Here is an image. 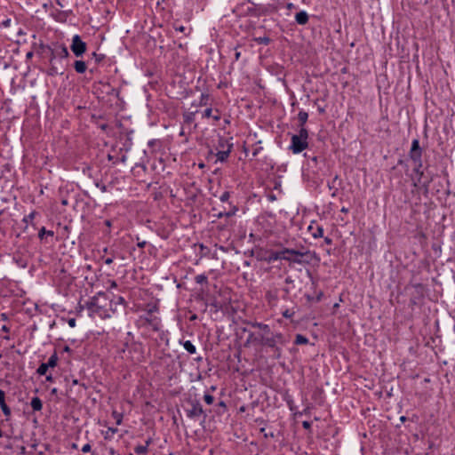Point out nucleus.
I'll list each match as a JSON object with an SVG mask.
<instances>
[{
  "mask_svg": "<svg viewBox=\"0 0 455 455\" xmlns=\"http://www.w3.org/2000/svg\"><path fill=\"white\" fill-rule=\"evenodd\" d=\"M100 190H101L102 192H106V191H107V188H106V186H105V185H102V186L100 187Z\"/></svg>",
  "mask_w": 455,
  "mask_h": 455,
  "instance_id": "obj_54",
  "label": "nucleus"
},
{
  "mask_svg": "<svg viewBox=\"0 0 455 455\" xmlns=\"http://www.w3.org/2000/svg\"><path fill=\"white\" fill-rule=\"evenodd\" d=\"M308 14L305 11H300L295 15V20L299 25H305L308 22Z\"/></svg>",
  "mask_w": 455,
  "mask_h": 455,
  "instance_id": "obj_15",
  "label": "nucleus"
},
{
  "mask_svg": "<svg viewBox=\"0 0 455 455\" xmlns=\"http://www.w3.org/2000/svg\"><path fill=\"white\" fill-rule=\"evenodd\" d=\"M304 255L305 253L299 251L284 248L282 251H271L266 260L270 263L279 259H283L291 263L300 264L302 262L300 258Z\"/></svg>",
  "mask_w": 455,
  "mask_h": 455,
  "instance_id": "obj_4",
  "label": "nucleus"
},
{
  "mask_svg": "<svg viewBox=\"0 0 455 455\" xmlns=\"http://www.w3.org/2000/svg\"><path fill=\"white\" fill-rule=\"evenodd\" d=\"M235 57V60H238L240 58V52H236Z\"/></svg>",
  "mask_w": 455,
  "mask_h": 455,
  "instance_id": "obj_55",
  "label": "nucleus"
},
{
  "mask_svg": "<svg viewBox=\"0 0 455 455\" xmlns=\"http://www.w3.org/2000/svg\"><path fill=\"white\" fill-rule=\"evenodd\" d=\"M294 343L296 345H306L308 343V339L302 334H297L295 337Z\"/></svg>",
  "mask_w": 455,
  "mask_h": 455,
  "instance_id": "obj_23",
  "label": "nucleus"
},
{
  "mask_svg": "<svg viewBox=\"0 0 455 455\" xmlns=\"http://www.w3.org/2000/svg\"><path fill=\"white\" fill-rule=\"evenodd\" d=\"M44 235H50V236H53L54 233L53 231H51V230H46L44 227H43L40 230H39V233H38V236L39 238L43 239Z\"/></svg>",
  "mask_w": 455,
  "mask_h": 455,
  "instance_id": "obj_28",
  "label": "nucleus"
},
{
  "mask_svg": "<svg viewBox=\"0 0 455 455\" xmlns=\"http://www.w3.org/2000/svg\"><path fill=\"white\" fill-rule=\"evenodd\" d=\"M115 301L110 300L109 291L98 292L91 298L84 306L91 317L99 316L105 319L111 317L116 313Z\"/></svg>",
  "mask_w": 455,
  "mask_h": 455,
  "instance_id": "obj_2",
  "label": "nucleus"
},
{
  "mask_svg": "<svg viewBox=\"0 0 455 455\" xmlns=\"http://www.w3.org/2000/svg\"><path fill=\"white\" fill-rule=\"evenodd\" d=\"M70 352H71V349L69 348V347L66 346V347L62 349V351H61V353H60L61 358L66 359V357H65V354H68V355H69V354H70Z\"/></svg>",
  "mask_w": 455,
  "mask_h": 455,
  "instance_id": "obj_37",
  "label": "nucleus"
},
{
  "mask_svg": "<svg viewBox=\"0 0 455 455\" xmlns=\"http://www.w3.org/2000/svg\"><path fill=\"white\" fill-rule=\"evenodd\" d=\"M156 311L157 307L153 306L147 311L146 315L142 317V319H144L147 322V323L151 327V329L155 331H160L162 327L160 318L154 315V313Z\"/></svg>",
  "mask_w": 455,
  "mask_h": 455,
  "instance_id": "obj_7",
  "label": "nucleus"
},
{
  "mask_svg": "<svg viewBox=\"0 0 455 455\" xmlns=\"http://www.w3.org/2000/svg\"><path fill=\"white\" fill-rule=\"evenodd\" d=\"M30 405L35 411H39L43 408V403L41 399L37 396H35L31 399Z\"/></svg>",
  "mask_w": 455,
  "mask_h": 455,
  "instance_id": "obj_16",
  "label": "nucleus"
},
{
  "mask_svg": "<svg viewBox=\"0 0 455 455\" xmlns=\"http://www.w3.org/2000/svg\"><path fill=\"white\" fill-rule=\"evenodd\" d=\"M58 355L57 353H53L48 359L47 362L43 363L37 370H48V368H54L57 365L58 362Z\"/></svg>",
  "mask_w": 455,
  "mask_h": 455,
  "instance_id": "obj_12",
  "label": "nucleus"
},
{
  "mask_svg": "<svg viewBox=\"0 0 455 455\" xmlns=\"http://www.w3.org/2000/svg\"><path fill=\"white\" fill-rule=\"evenodd\" d=\"M208 100H209V95L205 94V93H202V95L200 97V103L199 104L201 106H205V105H207Z\"/></svg>",
  "mask_w": 455,
  "mask_h": 455,
  "instance_id": "obj_33",
  "label": "nucleus"
},
{
  "mask_svg": "<svg viewBox=\"0 0 455 455\" xmlns=\"http://www.w3.org/2000/svg\"><path fill=\"white\" fill-rule=\"evenodd\" d=\"M247 407L245 405H243L239 408V411L244 412L246 411Z\"/></svg>",
  "mask_w": 455,
  "mask_h": 455,
  "instance_id": "obj_51",
  "label": "nucleus"
},
{
  "mask_svg": "<svg viewBox=\"0 0 455 455\" xmlns=\"http://www.w3.org/2000/svg\"><path fill=\"white\" fill-rule=\"evenodd\" d=\"M202 117L212 118L214 122H218L220 120V112L219 109H215L213 113V110L211 108H208L202 113Z\"/></svg>",
  "mask_w": 455,
  "mask_h": 455,
  "instance_id": "obj_13",
  "label": "nucleus"
},
{
  "mask_svg": "<svg viewBox=\"0 0 455 455\" xmlns=\"http://www.w3.org/2000/svg\"><path fill=\"white\" fill-rule=\"evenodd\" d=\"M188 404L190 406L186 410L187 416L193 419H205L206 415L203 410V407L197 400H188Z\"/></svg>",
  "mask_w": 455,
  "mask_h": 455,
  "instance_id": "obj_6",
  "label": "nucleus"
},
{
  "mask_svg": "<svg viewBox=\"0 0 455 455\" xmlns=\"http://www.w3.org/2000/svg\"><path fill=\"white\" fill-rule=\"evenodd\" d=\"M110 295V300L115 301L114 307L116 308V311L117 310V306H124V299L122 296H116L109 292Z\"/></svg>",
  "mask_w": 455,
  "mask_h": 455,
  "instance_id": "obj_20",
  "label": "nucleus"
},
{
  "mask_svg": "<svg viewBox=\"0 0 455 455\" xmlns=\"http://www.w3.org/2000/svg\"><path fill=\"white\" fill-rule=\"evenodd\" d=\"M257 404H258V403H257V402H253V403H251L250 404V406H251V408H254L255 406H257Z\"/></svg>",
  "mask_w": 455,
  "mask_h": 455,
  "instance_id": "obj_57",
  "label": "nucleus"
},
{
  "mask_svg": "<svg viewBox=\"0 0 455 455\" xmlns=\"http://www.w3.org/2000/svg\"><path fill=\"white\" fill-rule=\"evenodd\" d=\"M307 118H308V114L304 111V110H300L298 114V120H299V128H306L305 127V124L307 121Z\"/></svg>",
  "mask_w": 455,
  "mask_h": 455,
  "instance_id": "obj_19",
  "label": "nucleus"
},
{
  "mask_svg": "<svg viewBox=\"0 0 455 455\" xmlns=\"http://www.w3.org/2000/svg\"><path fill=\"white\" fill-rule=\"evenodd\" d=\"M62 204L63 205H67L68 204V200H62Z\"/></svg>",
  "mask_w": 455,
  "mask_h": 455,
  "instance_id": "obj_62",
  "label": "nucleus"
},
{
  "mask_svg": "<svg viewBox=\"0 0 455 455\" xmlns=\"http://www.w3.org/2000/svg\"><path fill=\"white\" fill-rule=\"evenodd\" d=\"M8 382L4 379H0V386H4V384H7Z\"/></svg>",
  "mask_w": 455,
  "mask_h": 455,
  "instance_id": "obj_56",
  "label": "nucleus"
},
{
  "mask_svg": "<svg viewBox=\"0 0 455 455\" xmlns=\"http://www.w3.org/2000/svg\"><path fill=\"white\" fill-rule=\"evenodd\" d=\"M324 242H325V243H327V244H331L332 240H331V238H329V237H325V238H324Z\"/></svg>",
  "mask_w": 455,
  "mask_h": 455,
  "instance_id": "obj_50",
  "label": "nucleus"
},
{
  "mask_svg": "<svg viewBox=\"0 0 455 455\" xmlns=\"http://www.w3.org/2000/svg\"><path fill=\"white\" fill-rule=\"evenodd\" d=\"M232 147H233V145H228L227 149L219 150L218 153L216 154L217 160L220 162L226 161L228 159V157L229 156Z\"/></svg>",
  "mask_w": 455,
  "mask_h": 455,
  "instance_id": "obj_14",
  "label": "nucleus"
},
{
  "mask_svg": "<svg viewBox=\"0 0 455 455\" xmlns=\"http://www.w3.org/2000/svg\"><path fill=\"white\" fill-rule=\"evenodd\" d=\"M36 215V212L33 211L28 215L24 217L23 221L26 223L32 222V220H34Z\"/></svg>",
  "mask_w": 455,
  "mask_h": 455,
  "instance_id": "obj_31",
  "label": "nucleus"
},
{
  "mask_svg": "<svg viewBox=\"0 0 455 455\" xmlns=\"http://www.w3.org/2000/svg\"><path fill=\"white\" fill-rule=\"evenodd\" d=\"M308 132L307 128H299L298 134H293L291 138L289 149L293 154H299L308 147Z\"/></svg>",
  "mask_w": 455,
  "mask_h": 455,
  "instance_id": "obj_5",
  "label": "nucleus"
},
{
  "mask_svg": "<svg viewBox=\"0 0 455 455\" xmlns=\"http://www.w3.org/2000/svg\"><path fill=\"white\" fill-rule=\"evenodd\" d=\"M148 449L145 445H137L134 449V451L137 454H146L148 452Z\"/></svg>",
  "mask_w": 455,
  "mask_h": 455,
  "instance_id": "obj_29",
  "label": "nucleus"
},
{
  "mask_svg": "<svg viewBox=\"0 0 455 455\" xmlns=\"http://www.w3.org/2000/svg\"><path fill=\"white\" fill-rule=\"evenodd\" d=\"M74 68L78 74H84L86 71V63L83 60H76L74 63Z\"/></svg>",
  "mask_w": 455,
  "mask_h": 455,
  "instance_id": "obj_17",
  "label": "nucleus"
},
{
  "mask_svg": "<svg viewBox=\"0 0 455 455\" xmlns=\"http://www.w3.org/2000/svg\"><path fill=\"white\" fill-rule=\"evenodd\" d=\"M113 261H114L113 258H107V259H105V264H107V265H110V264H112V263H113Z\"/></svg>",
  "mask_w": 455,
  "mask_h": 455,
  "instance_id": "obj_46",
  "label": "nucleus"
},
{
  "mask_svg": "<svg viewBox=\"0 0 455 455\" xmlns=\"http://www.w3.org/2000/svg\"><path fill=\"white\" fill-rule=\"evenodd\" d=\"M254 41L258 44L267 45L270 43V38L268 36H259L255 37Z\"/></svg>",
  "mask_w": 455,
  "mask_h": 455,
  "instance_id": "obj_26",
  "label": "nucleus"
},
{
  "mask_svg": "<svg viewBox=\"0 0 455 455\" xmlns=\"http://www.w3.org/2000/svg\"><path fill=\"white\" fill-rule=\"evenodd\" d=\"M69 56L68 48L64 44L56 46L52 50L50 58V72L51 76L62 75L65 71V66L62 64V60H66Z\"/></svg>",
  "mask_w": 455,
  "mask_h": 455,
  "instance_id": "obj_3",
  "label": "nucleus"
},
{
  "mask_svg": "<svg viewBox=\"0 0 455 455\" xmlns=\"http://www.w3.org/2000/svg\"><path fill=\"white\" fill-rule=\"evenodd\" d=\"M285 283H291V279L290 277H287V278L285 279Z\"/></svg>",
  "mask_w": 455,
  "mask_h": 455,
  "instance_id": "obj_60",
  "label": "nucleus"
},
{
  "mask_svg": "<svg viewBox=\"0 0 455 455\" xmlns=\"http://www.w3.org/2000/svg\"><path fill=\"white\" fill-rule=\"evenodd\" d=\"M230 197V193L228 191H225L220 197L221 202H227Z\"/></svg>",
  "mask_w": 455,
  "mask_h": 455,
  "instance_id": "obj_36",
  "label": "nucleus"
},
{
  "mask_svg": "<svg viewBox=\"0 0 455 455\" xmlns=\"http://www.w3.org/2000/svg\"><path fill=\"white\" fill-rule=\"evenodd\" d=\"M68 323L71 328H74L76 326V321L75 318H69Z\"/></svg>",
  "mask_w": 455,
  "mask_h": 455,
  "instance_id": "obj_39",
  "label": "nucleus"
},
{
  "mask_svg": "<svg viewBox=\"0 0 455 455\" xmlns=\"http://www.w3.org/2000/svg\"><path fill=\"white\" fill-rule=\"evenodd\" d=\"M92 57L97 62H100L102 60V56L100 54H97L96 52L92 53Z\"/></svg>",
  "mask_w": 455,
  "mask_h": 455,
  "instance_id": "obj_40",
  "label": "nucleus"
},
{
  "mask_svg": "<svg viewBox=\"0 0 455 455\" xmlns=\"http://www.w3.org/2000/svg\"><path fill=\"white\" fill-rule=\"evenodd\" d=\"M195 112H190L188 115L185 116V120L188 123H192L195 119Z\"/></svg>",
  "mask_w": 455,
  "mask_h": 455,
  "instance_id": "obj_35",
  "label": "nucleus"
},
{
  "mask_svg": "<svg viewBox=\"0 0 455 455\" xmlns=\"http://www.w3.org/2000/svg\"><path fill=\"white\" fill-rule=\"evenodd\" d=\"M72 12L71 11H64V12H59L56 16H55V19L56 20L58 21H60V22H65L68 17V15L71 13Z\"/></svg>",
  "mask_w": 455,
  "mask_h": 455,
  "instance_id": "obj_22",
  "label": "nucleus"
},
{
  "mask_svg": "<svg viewBox=\"0 0 455 455\" xmlns=\"http://www.w3.org/2000/svg\"><path fill=\"white\" fill-rule=\"evenodd\" d=\"M4 339H6V340H9L10 337L8 335H6V336L4 337Z\"/></svg>",
  "mask_w": 455,
  "mask_h": 455,
  "instance_id": "obj_64",
  "label": "nucleus"
},
{
  "mask_svg": "<svg viewBox=\"0 0 455 455\" xmlns=\"http://www.w3.org/2000/svg\"><path fill=\"white\" fill-rule=\"evenodd\" d=\"M32 55H33V53H32V52H28V53L27 54V57H28V58H30Z\"/></svg>",
  "mask_w": 455,
  "mask_h": 455,
  "instance_id": "obj_63",
  "label": "nucleus"
},
{
  "mask_svg": "<svg viewBox=\"0 0 455 455\" xmlns=\"http://www.w3.org/2000/svg\"><path fill=\"white\" fill-rule=\"evenodd\" d=\"M91 449H92V446L90 443H85L83 447H82V451L86 453V452H90L91 451Z\"/></svg>",
  "mask_w": 455,
  "mask_h": 455,
  "instance_id": "obj_38",
  "label": "nucleus"
},
{
  "mask_svg": "<svg viewBox=\"0 0 455 455\" xmlns=\"http://www.w3.org/2000/svg\"><path fill=\"white\" fill-rule=\"evenodd\" d=\"M152 442V439L151 438H148L147 441H146V444L145 446H147V448L148 447V445L151 443Z\"/></svg>",
  "mask_w": 455,
  "mask_h": 455,
  "instance_id": "obj_52",
  "label": "nucleus"
},
{
  "mask_svg": "<svg viewBox=\"0 0 455 455\" xmlns=\"http://www.w3.org/2000/svg\"><path fill=\"white\" fill-rule=\"evenodd\" d=\"M0 407L2 409L4 415L6 417V419L8 420L12 415V411L5 403V393L2 389H0Z\"/></svg>",
  "mask_w": 455,
  "mask_h": 455,
  "instance_id": "obj_11",
  "label": "nucleus"
},
{
  "mask_svg": "<svg viewBox=\"0 0 455 455\" xmlns=\"http://www.w3.org/2000/svg\"><path fill=\"white\" fill-rule=\"evenodd\" d=\"M118 429L116 427H109L105 434V439L111 438L116 433H117Z\"/></svg>",
  "mask_w": 455,
  "mask_h": 455,
  "instance_id": "obj_27",
  "label": "nucleus"
},
{
  "mask_svg": "<svg viewBox=\"0 0 455 455\" xmlns=\"http://www.w3.org/2000/svg\"><path fill=\"white\" fill-rule=\"evenodd\" d=\"M105 223H106V225H107V226H108V227H110V226H111L110 220H106V221H105Z\"/></svg>",
  "mask_w": 455,
  "mask_h": 455,
  "instance_id": "obj_61",
  "label": "nucleus"
},
{
  "mask_svg": "<svg viewBox=\"0 0 455 455\" xmlns=\"http://www.w3.org/2000/svg\"><path fill=\"white\" fill-rule=\"evenodd\" d=\"M175 30L180 33H184L186 31V28L184 26H176Z\"/></svg>",
  "mask_w": 455,
  "mask_h": 455,
  "instance_id": "obj_41",
  "label": "nucleus"
},
{
  "mask_svg": "<svg viewBox=\"0 0 455 455\" xmlns=\"http://www.w3.org/2000/svg\"><path fill=\"white\" fill-rule=\"evenodd\" d=\"M72 384L73 385L78 384V380L76 379H72Z\"/></svg>",
  "mask_w": 455,
  "mask_h": 455,
  "instance_id": "obj_58",
  "label": "nucleus"
},
{
  "mask_svg": "<svg viewBox=\"0 0 455 455\" xmlns=\"http://www.w3.org/2000/svg\"><path fill=\"white\" fill-rule=\"evenodd\" d=\"M400 420H401L402 422H404V421L406 420V417H405V416H402V417L400 418Z\"/></svg>",
  "mask_w": 455,
  "mask_h": 455,
  "instance_id": "obj_59",
  "label": "nucleus"
},
{
  "mask_svg": "<svg viewBox=\"0 0 455 455\" xmlns=\"http://www.w3.org/2000/svg\"><path fill=\"white\" fill-rule=\"evenodd\" d=\"M110 282V287L109 289H115L117 287V283L116 281H109Z\"/></svg>",
  "mask_w": 455,
  "mask_h": 455,
  "instance_id": "obj_44",
  "label": "nucleus"
},
{
  "mask_svg": "<svg viewBox=\"0 0 455 455\" xmlns=\"http://www.w3.org/2000/svg\"><path fill=\"white\" fill-rule=\"evenodd\" d=\"M413 172L418 176L417 182H420L421 178L424 175L422 171L423 163L414 164Z\"/></svg>",
  "mask_w": 455,
  "mask_h": 455,
  "instance_id": "obj_21",
  "label": "nucleus"
},
{
  "mask_svg": "<svg viewBox=\"0 0 455 455\" xmlns=\"http://www.w3.org/2000/svg\"><path fill=\"white\" fill-rule=\"evenodd\" d=\"M249 324L253 328H258L259 331L249 332L247 343L273 349H277L278 345L286 343L284 336L281 332H273L269 325L259 322H251Z\"/></svg>",
  "mask_w": 455,
  "mask_h": 455,
  "instance_id": "obj_1",
  "label": "nucleus"
},
{
  "mask_svg": "<svg viewBox=\"0 0 455 455\" xmlns=\"http://www.w3.org/2000/svg\"><path fill=\"white\" fill-rule=\"evenodd\" d=\"M216 217H217L218 219H221V218L225 217V212H219V213L216 215Z\"/></svg>",
  "mask_w": 455,
  "mask_h": 455,
  "instance_id": "obj_47",
  "label": "nucleus"
},
{
  "mask_svg": "<svg viewBox=\"0 0 455 455\" xmlns=\"http://www.w3.org/2000/svg\"><path fill=\"white\" fill-rule=\"evenodd\" d=\"M195 281L199 284H208V277L204 274L197 275L195 277Z\"/></svg>",
  "mask_w": 455,
  "mask_h": 455,
  "instance_id": "obj_24",
  "label": "nucleus"
},
{
  "mask_svg": "<svg viewBox=\"0 0 455 455\" xmlns=\"http://www.w3.org/2000/svg\"><path fill=\"white\" fill-rule=\"evenodd\" d=\"M180 343L182 344L184 349L188 353H189L191 355L196 354V346L190 340L180 341Z\"/></svg>",
  "mask_w": 455,
  "mask_h": 455,
  "instance_id": "obj_18",
  "label": "nucleus"
},
{
  "mask_svg": "<svg viewBox=\"0 0 455 455\" xmlns=\"http://www.w3.org/2000/svg\"><path fill=\"white\" fill-rule=\"evenodd\" d=\"M70 49L76 57H81L86 52L87 45L79 35H75L72 37Z\"/></svg>",
  "mask_w": 455,
  "mask_h": 455,
  "instance_id": "obj_8",
  "label": "nucleus"
},
{
  "mask_svg": "<svg viewBox=\"0 0 455 455\" xmlns=\"http://www.w3.org/2000/svg\"><path fill=\"white\" fill-rule=\"evenodd\" d=\"M1 331L8 333L10 331V328L7 325H3Z\"/></svg>",
  "mask_w": 455,
  "mask_h": 455,
  "instance_id": "obj_43",
  "label": "nucleus"
},
{
  "mask_svg": "<svg viewBox=\"0 0 455 455\" xmlns=\"http://www.w3.org/2000/svg\"><path fill=\"white\" fill-rule=\"evenodd\" d=\"M422 154L423 150L419 146V139H414L411 141V147L409 152V157L413 162V164H419L422 162Z\"/></svg>",
  "mask_w": 455,
  "mask_h": 455,
  "instance_id": "obj_9",
  "label": "nucleus"
},
{
  "mask_svg": "<svg viewBox=\"0 0 455 455\" xmlns=\"http://www.w3.org/2000/svg\"><path fill=\"white\" fill-rule=\"evenodd\" d=\"M294 314L295 312L292 309H285L282 313L283 316L288 319L291 318L294 315Z\"/></svg>",
  "mask_w": 455,
  "mask_h": 455,
  "instance_id": "obj_32",
  "label": "nucleus"
},
{
  "mask_svg": "<svg viewBox=\"0 0 455 455\" xmlns=\"http://www.w3.org/2000/svg\"><path fill=\"white\" fill-rule=\"evenodd\" d=\"M204 400L205 401V403L207 404H212L213 403V401H214V397L212 395H209V394H205L204 395Z\"/></svg>",
  "mask_w": 455,
  "mask_h": 455,
  "instance_id": "obj_34",
  "label": "nucleus"
},
{
  "mask_svg": "<svg viewBox=\"0 0 455 455\" xmlns=\"http://www.w3.org/2000/svg\"><path fill=\"white\" fill-rule=\"evenodd\" d=\"M340 211H341V212H344V213H347L348 212V209H347L345 207H342Z\"/></svg>",
  "mask_w": 455,
  "mask_h": 455,
  "instance_id": "obj_53",
  "label": "nucleus"
},
{
  "mask_svg": "<svg viewBox=\"0 0 455 455\" xmlns=\"http://www.w3.org/2000/svg\"><path fill=\"white\" fill-rule=\"evenodd\" d=\"M228 145H230V144L228 142V140H227L226 139H224V138H220V139L219 140V144H218V146H219V148H220V149H227V148H228Z\"/></svg>",
  "mask_w": 455,
  "mask_h": 455,
  "instance_id": "obj_30",
  "label": "nucleus"
},
{
  "mask_svg": "<svg viewBox=\"0 0 455 455\" xmlns=\"http://www.w3.org/2000/svg\"><path fill=\"white\" fill-rule=\"evenodd\" d=\"M307 231L314 238H320L323 235V227L315 221L311 222L307 227Z\"/></svg>",
  "mask_w": 455,
  "mask_h": 455,
  "instance_id": "obj_10",
  "label": "nucleus"
},
{
  "mask_svg": "<svg viewBox=\"0 0 455 455\" xmlns=\"http://www.w3.org/2000/svg\"><path fill=\"white\" fill-rule=\"evenodd\" d=\"M302 427L305 428V429H310L311 427V423L309 421H303L302 422Z\"/></svg>",
  "mask_w": 455,
  "mask_h": 455,
  "instance_id": "obj_42",
  "label": "nucleus"
},
{
  "mask_svg": "<svg viewBox=\"0 0 455 455\" xmlns=\"http://www.w3.org/2000/svg\"><path fill=\"white\" fill-rule=\"evenodd\" d=\"M112 417L116 419V425H121L122 424V421H123V414L116 411H112Z\"/></svg>",
  "mask_w": 455,
  "mask_h": 455,
  "instance_id": "obj_25",
  "label": "nucleus"
},
{
  "mask_svg": "<svg viewBox=\"0 0 455 455\" xmlns=\"http://www.w3.org/2000/svg\"><path fill=\"white\" fill-rule=\"evenodd\" d=\"M146 243H146L145 241L139 242V243H138V246H139L140 248H144V247H145V245H146Z\"/></svg>",
  "mask_w": 455,
  "mask_h": 455,
  "instance_id": "obj_48",
  "label": "nucleus"
},
{
  "mask_svg": "<svg viewBox=\"0 0 455 455\" xmlns=\"http://www.w3.org/2000/svg\"><path fill=\"white\" fill-rule=\"evenodd\" d=\"M1 319L3 321H6L8 319V316L5 313L1 314Z\"/></svg>",
  "mask_w": 455,
  "mask_h": 455,
  "instance_id": "obj_49",
  "label": "nucleus"
},
{
  "mask_svg": "<svg viewBox=\"0 0 455 455\" xmlns=\"http://www.w3.org/2000/svg\"><path fill=\"white\" fill-rule=\"evenodd\" d=\"M235 213V210L232 211V212H225V217H231L233 216L234 214Z\"/></svg>",
  "mask_w": 455,
  "mask_h": 455,
  "instance_id": "obj_45",
  "label": "nucleus"
}]
</instances>
